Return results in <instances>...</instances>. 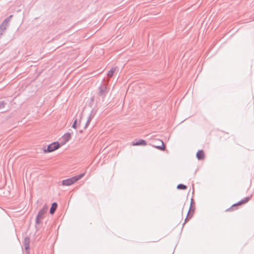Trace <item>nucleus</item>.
Segmentation results:
<instances>
[{"label": "nucleus", "mask_w": 254, "mask_h": 254, "mask_svg": "<svg viewBox=\"0 0 254 254\" xmlns=\"http://www.w3.org/2000/svg\"><path fill=\"white\" fill-rule=\"evenodd\" d=\"M98 90V95L102 97L103 101L108 93L107 85L105 84H102L99 87Z\"/></svg>", "instance_id": "obj_4"}, {"label": "nucleus", "mask_w": 254, "mask_h": 254, "mask_svg": "<svg viewBox=\"0 0 254 254\" xmlns=\"http://www.w3.org/2000/svg\"><path fill=\"white\" fill-rule=\"evenodd\" d=\"M133 145L135 146H144L146 145V142L145 140L139 139V140L133 143Z\"/></svg>", "instance_id": "obj_9"}, {"label": "nucleus", "mask_w": 254, "mask_h": 254, "mask_svg": "<svg viewBox=\"0 0 254 254\" xmlns=\"http://www.w3.org/2000/svg\"><path fill=\"white\" fill-rule=\"evenodd\" d=\"M77 124V120L76 119L74 121V122H73V123L72 124V127H73V128H75V129L76 128V127H77V124Z\"/></svg>", "instance_id": "obj_19"}, {"label": "nucleus", "mask_w": 254, "mask_h": 254, "mask_svg": "<svg viewBox=\"0 0 254 254\" xmlns=\"http://www.w3.org/2000/svg\"><path fill=\"white\" fill-rule=\"evenodd\" d=\"M48 209V207L47 205H45L41 209L36 218V224L38 225L40 224L41 221L42 219H43L44 217V215L46 214V213L47 211V210Z\"/></svg>", "instance_id": "obj_2"}, {"label": "nucleus", "mask_w": 254, "mask_h": 254, "mask_svg": "<svg viewBox=\"0 0 254 254\" xmlns=\"http://www.w3.org/2000/svg\"><path fill=\"white\" fill-rule=\"evenodd\" d=\"M191 206H192V205H193V204H194V201H193V199H191V200L190 205H191Z\"/></svg>", "instance_id": "obj_20"}, {"label": "nucleus", "mask_w": 254, "mask_h": 254, "mask_svg": "<svg viewBox=\"0 0 254 254\" xmlns=\"http://www.w3.org/2000/svg\"><path fill=\"white\" fill-rule=\"evenodd\" d=\"M84 175L85 173H83L70 178L64 180L62 181V185L66 186H70L80 180Z\"/></svg>", "instance_id": "obj_1"}, {"label": "nucleus", "mask_w": 254, "mask_h": 254, "mask_svg": "<svg viewBox=\"0 0 254 254\" xmlns=\"http://www.w3.org/2000/svg\"><path fill=\"white\" fill-rule=\"evenodd\" d=\"M251 199V197H246L243 199H242V200H240V203H242V204H245L247 202H248Z\"/></svg>", "instance_id": "obj_16"}, {"label": "nucleus", "mask_w": 254, "mask_h": 254, "mask_svg": "<svg viewBox=\"0 0 254 254\" xmlns=\"http://www.w3.org/2000/svg\"><path fill=\"white\" fill-rule=\"evenodd\" d=\"M30 239L26 237L24 239L23 245L27 254L29 253Z\"/></svg>", "instance_id": "obj_6"}, {"label": "nucleus", "mask_w": 254, "mask_h": 254, "mask_svg": "<svg viewBox=\"0 0 254 254\" xmlns=\"http://www.w3.org/2000/svg\"><path fill=\"white\" fill-rule=\"evenodd\" d=\"M12 17V15H11L5 19L2 23L0 25V34L2 35V32L6 29V27L8 25V23L9 22L10 19Z\"/></svg>", "instance_id": "obj_5"}, {"label": "nucleus", "mask_w": 254, "mask_h": 254, "mask_svg": "<svg viewBox=\"0 0 254 254\" xmlns=\"http://www.w3.org/2000/svg\"><path fill=\"white\" fill-rule=\"evenodd\" d=\"M1 35L0 34V36H1Z\"/></svg>", "instance_id": "obj_21"}, {"label": "nucleus", "mask_w": 254, "mask_h": 254, "mask_svg": "<svg viewBox=\"0 0 254 254\" xmlns=\"http://www.w3.org/2000/svg\"><path fill=\"white\" fill-rule=\"evenodd\" d=\"M161 142V145H153V146L155 148L159 149L162 151H164L165 150V146L163 141L160 140Z\"/></svg>", "instance_id": "obj_12"}, {"label": "nucleus", "mask_w": 254, "mask_h": 254, "mask_svg": "<svg viewBox=\"0 0 254 254\" xmlns=\"http://www.w3.org/2000/svg\"><path fill=\"white\" fill-rule=\"evenodd\" d=\"M93 116L92 115V111H91V113L90 114V115L89 116L88 118V119H87V121L86 122V125H85V128H86L87 126H88V125L90 124V123L91 122L92 118H93Z\"/></svg>", "instance_id": "obj_14"}, {"label": "nucleus", "mask_w": 254, "mask_h": 254, "mask_svg": "<svg viewBox=\"0 0 254 254\" xmlns=\"http://www.w3.org/2000/svg\"><path fill=\"white\" fill-rule=\"evenodd\" d=\"M196 157L198 160H203L204 158V153L202 150H199L196 153Z\"/></svg>", "instance_id": "obj_8"}, {"label": "nucleus", "mask_w": 254, "mask_h": 254, "mask_svg": "<svg viewBox=\"0 0 254 254\" xmlns=\"http://www.w3.org/2000/svg\"><path fill=\"white\" fill-rule=\"evenodd\" d=\"M194 210H195V207L191 206V204L190 205L189 210L188 212L187 216L185 220V223H186L188 221V220L189 219H190L192 216V215L194 212Z\"/></svg>", "instance_id": "obj_7"}, {"label": "nucleus", "mask_w": 254, "mask_h": 254, "mask_svg": "<svg viewBox=\"0 0 254 254\" xmlns=\"http://www.w3.org/2000/svg\"><path fill=\"white\" fill-rule=\"evenodd\" d=\"M61 145L59 142H54L49 144L47 148H44L43 151L45 153L52 152L58 149Z\"/></svg>", "instance_id": "obj_3"}, {"label": "nucleus", "mask_w": 254, "mask_h": 254, "mask_svg": "<svg viewBox=\"0 0 254 254\" xmlns=\"http://www.w3.org/2000/svg\"><path fill=\"white\" fill-rule=\"evenodd\" d=\"M57 206H58V204L56 202H53L52 204V205H51L50 209V213L51 214H53L55 212V211L57 208Z\"/></svg>", "instance_id": "obj_10"}, {"label": "nucleus", "mask_w": 254, "mask_h": 254, "mask_svg": "<svg viewBox=\"0 0 254 254\" xmlns=\"http://www.w3.org/2000/svg\"><path fill=\"white\" fill-rule=\"evenodd\" d=\"M63 139L64 140V143H65L69 141L71 138V133H65L63 136H62Z\"/></svg>", "instance_id": "obj_11"}, {"label": "nucleus", "mask_w": 254, "mask_h": 254, "mask_svg": "<svg viewBox=\"0 0 254 254\" xmlns=\"http://www.w3.org/2000/svg\"><path fill=\"white\" fill-rule=\"evenodd\" d=\"M177 188L178 190H185L187 189V187L184 184H180L177 186Z\"/></svg>", "instance_id": "obj_15"}, {"label": "nucleus", "mask_w": 254, "mask_h": 254, "mask_svg": "<svg viewBox=\"0 0 254 254\" xmlns=\"http://www.w3.org/2000/svg\"><path fill=\"white\" fill-rule=\"evenodd\" d=\"M7 103L4 101H0V110L4 108Z\"/></svg>", "instance_id": "obj_17"}, {"label": "nucleus", "mask_w": 254, "mask_h": 254, "mask_svg": "<svg viewBox=\"0 0 254 254\" xmlns=\"http://www.w3.org/2000/svg\"><path fill=\"white\" fill-rule=\"evenodd\" d=\"M242 204V203H240V201H239V202H238L237 203H235V204H234L231 208H229V209L233 208V207H236L238 205H241ZM229 210V209H228V210Z\"/></svg>", "instance_id": "obj_18"}, {"label": "nucleus", "mask_w": 254, "mask_h": 254, "mask_svg": "<svg viewBox=\"0 0 254 254\" xmlns=\"http://www.w3.org/2000/svg\"><path fill=\"white\" fill-rule=\"evenodd\" d=\"M116 70V68L112 67L107 73V75L109 77H111L113 76L114 72Z\"/></svg>", "instance_id": "obj_13"}]
</instances>
